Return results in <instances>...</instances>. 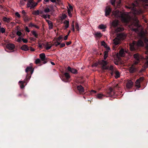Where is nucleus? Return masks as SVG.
<instances>
[{
	"label": "nucleus",
	"mask_w": 148,
	"mask_h": 148,
	"mask_svg": "<svg viewBox=\"0 0 148 148\" xmlns=\"http://www.w3.org/2000/svg\"><path fill=\"white\" fill-rule=\"evenodd\" d=\"M52 45L50 43H47L45 46V48L47 50L51 48Z\"/></svg>",
	"instance_id": "412c9836"
},
{
	"label": "nucleus",
	"mask_w": 148,
	"mask_h": 148,
	"mask_svg": "<svg viewBox=\"0 0 148 148\" xmlns=\"http://www.w3.org/2000/svg\"><path fill=\"white\" fill-rule=\"evenodd\" d=\"M134 22L132 24V25H131L129 27L130 28L132 29H133V30H134V29H132V28H131V26L132 25H134L135 26H138V20H137V18L136 17H135L134 18Z\"/></svg>",
	"instance_id": "6e6552de"
},
{
	"label": "nucleus",
	"mask_w": 148,
	"mask_h": 148,
	"mask_svg": "<svg viewBox=\"0 0 148 148\" xmlns=\"http://www.w3.org/2000/svg\"><path fill=\"white\" fill-rule=\"evenodd\" d=\"M95 35L96 37L98 38H100L102 36V35L100 32H97L95 34Z\"/></svg>",
	"instance_id": "c85d7f7f"
},
{
	"label": "nucleus",
	"mask_w": 148,
	"mask_h": 148,
	"mask_svg": "<svg viewBox=\"0 0 148 148\" xmlns=\"http://www.w3.org/2000/svg\"><path fill=\"white\" fill-rule=\"evenodd\" d=\"M50 11V10L48 8H46L44 9V11L40 10V16L45 19L48 18L49 19L50 16L47 13Z\"/></svg>",
	"instance_id": "7ed1b4c3"
},
{
	"label": "nucleus",
	"mask_w": 148,
	"mask_h": 148,
	"mask_svg": "<svg viewBox=\"0 0 148 148\" xmlns=\"http://www.w3.org/2000/svg\"><path fill=\"white\" fill-rule=\"evenodd\" d=\"M39 56L41 60L44 62H43L44 64L46 63V62L45 61L46 60V58L45 54L44 53H41L40 54Z\"/></svg>",
	"instance_id": "9d476101"
},
{
	"label": "nucleus",
	"mask_w": 148,
	"mask_h": 148,
	"mask_svg": "<svg viewBox=\"0 0 148 148\" xmlns=\"http://www.w3.org/2000/svg\"><path fill=\"white\" fill-rule=\"evenodd\" d=\"M64 75L67 79H68L70 77V75L69 74L67 73H65L64 74Z\"/></svg>",
	"instance_id": "a19ab883"
},
{
	"label": "nucleus",
	"mask_w": 148,
	"mask_h": 148,
	"mask_svg": "<svg viewBox=\"0 0 148 148\" xmlns=\"http://www.w3.org/2000/svg\"><path fill=\"white\" fill-rule=\"evenodd\" d=\"M136 69L133 65L130 67L129 69V71L130 73H133L136 71Z\"/></svg>",
	"instance_id": "a211bd4d"
},
{
	"label": "nucleus",
	"mask_w": 148,
	"mask_h": 148,
	"mask_svg": "<svg viewBox=\"0 0 148 148\" xmlns=\"http://www.w3.org/2000/svg\"><path fill=\"white\" fill-rule=\"evenodd\" d=\"M77 89L79 91V92L82 93H83L84 92V89L83 87L81 85H79L77 86Z\"/></svg>",
	"instance_id": "f3484780"
},
{
	"label": "nucleus",
	"mask_w": 148,
	"mask_h": 148,
	"mask_svg": "<svg viewBox=\"0 0 148 148\" xmlns=\"http://www.w3.org/2000/svg\"><path fill=\"white\" fill-rule=\"evenodd\" d=\"M148 42V40L147 39H145V43H147Z\"/></svg>",
	"instance_id": "338daca9"
},
{
	"label": "nucleus",
	"mask_w": 148,
	"mask_h": 148,
	"mask_svg": "<svg viewBox=\"0 0 148 148\" xmlns=\"http://www.w3.org/2000/svg\"><path fill=\"white\" fill-rule=\"evenodd\" d=\"M71 10H70L69 9H68V13L69 16L71 17Z\"/></svg>",
	"instance_id": "37998d69"
},
{
	"label": "nucleus",
	"mask_w": 148,
	"mask_h": 148,
	"mask_svg": "<svg viewBox=\"0 0 148 148\" xmlns=\"http://www.w3.org/2000/svg\"><path fill=\"white\" fill-rule=\"evenodd\" d=\"M112 15L116 18L121 17L122 22H128L130 20V17L127 12H122L116 10L112 12Z\"/></svg>",
	"instance_id": "f257e3e1"
},
{
	"label": "nucleus",
	"mask_w": 148,
	"mask_h": 148,
	"mask_svg": "<svg viewBox=\"0 0 148 148\" xmlns=\"http://www.w3.org/2000/svg\"><path fill=\"white\" fill-rule=\"evenodd\" d=\"M21 40L22 39H21L20 37H19V38L16 40V41L18 42H21Z\"/></svg>",
	"instance_id": "09e8293b"
},
{
	"label": "nucleus",
	"mask_w": 148,
	"mask_h": 148,
	"mask_svg": "<svg viewBox=\"0 0 148 148\" xmlns=\"http://www.w3.org/2000/svg\"><path fill=\"white\" fill-rule=\"evenodd\" d=\"M126 51H124L123 49H121L119 52V56L121 57H123L125 56V53H127Z\"/></svg>",
	"instance_id": "4468645a"
},
{
	"label": "nucleus",
	"mask_w": 148,
	"mask_h": 148,
	"mask_svg": "<svg viewBox=\"0 0 148 148\" xmlns=\"http://www.w3.org/2000/svg\"><path fill=\"white\" fill-rule=\"evenodd\" d=\"M97 66V64L95 63L92 65V67H93L94 66Z\"/></svg>",
	"instance_id": "e2e57ef3"
},
{
	"label": "nucleus",
	"mask_w": 148,
	"mask_h": 148,
	"mask_svg": "<svg viewBox=\"0 0 148 148\" xmlns=\"http://www.w3.org/2000/svg\"><path fill=\"white\" fill-rule=\"evenodd\" d=\"M64 23L65 25V28L64 29H66L67 28H68L69 25V22L68 21H65L64 22Z\"/></svg>",
	"instance_id": "4be33fe9"
},
{
	"label": "nucleus",
	"mask_w": 148,
	"mask_h": 148,
	"mask_svg": "<svg viewBox=\"0 0 148 148\" xmlns=\"http://www.w3.org/2000/svg\"><path fill=\"white\" fill-rule=\"evenodd\" d=\"M21 49L22 50L25 51H27L29 50L28 47L26 45H23L21 47Z\"/></svg>",
	"instance_id": "b1692460"
},
{
	"label": "nucleus",
	"mask_w": 148,
	"mask_h": 148,
	"mask_svg": "<svg viewBox=\"0 0 148 148\" xmlns=\"http://www.w3.org/2000/svg\"><path fill=\"white\" fill-rule=\"evenodd\" d=\"M75 28L77 29L78 31H79V26L78 24L77 23H76Z\"/></svg>",
	"instance_id": "4c0bfd02"
},
{
	"label": "nucleus",
	"mask_w": 148,
	"mask_h": 148,
	"mask_svg": "<svg viewBox=\"0 0 148 148\" xmlns=\"http://www.w3.org/2000/svg\"><path fill=\"white\" fill-rule=\"evenodd\" d=\"M16 34L18 36H20L21 34V33L20 31H17L16 33Z\"/></svg>",
	"instance_id": "de8ad7c7"
},
{
	"label": "nucleus",
	"mask_w": 148,
	"mask_h": 148,
	"mask_svg": "<svg viewBox=\"0 0 148 148\" xmlns=\"http://www.w3.org/2000/svg\"><path fill=\"white\" fill-rule=\"evenodd\" d=\"M101 45L103 46L105 48H106L108 50H110V47L108 46L106 44L105 42L103 41L101 42Z\"/></svg>",
	"instance_id": "6ab92c4d"
},
{
	"label": "nucleus",
	"mask_w": 148,
	"mask_h": 148,
	"mask_svg": "<svg viewBox=\"0 0 148 148\" xmlns=\"http://www.w3.org/2000/svg\"><path fill=\"white\" fill-rule=\"evenodd\" d=\"M33 14L35 15H38L40 14V11H39L38 10L35 11L33 12Z\"/></svg>",
	"instance_id": "2f4dec72"
},
{
	"label": "nucleus",
	"mask_w": 148,
	"mask_h": 148,
	"mask_svg": "<svg viewBox=\"0 0 148 148\" xmlns=\"http://www.w3.org/2000/svg\"><path fill=\"white\" fill-rule=\"evenodd\" d=\"M123 30V29L121 27L117 28L116 30V31L117 32L122 31Z\"/></svg>",
	"instance_id": "f704fd0d"
},
{
	"label": "nucleus",
	"mask_w": 148,
	"mask_h": 148,
	"mask_svg": "<svg viewBox=\"0 0 148 148\" xmlns=\"http://www.w3.org/2000/svg\"><path fill=\"white\" fill-rule=\"evenodd\" d=\"M20 4L21 6H22L23 5L25 4V3L23 0H21L20 1Z\"/></svg>",
	"instance_id": "79ce46f5"
},
{
	"label": "nucleus",
	"mask_w": 148,
	"mask_h": 148,
	"mask_svg": "<svg viewBox=\"0 0 148 148\" xmlns=\"http://www.w3.org/2000/svg\"><path fill=\"white\" fill-rule=\"evenodd\" d=\"M6 47L8 49L10 50H13L15 48V45H14L11 43L7 44Z\"/></svg>",
	"instance_id": "f8f14e48"
},
{
	"label": "nucleus",
	"mask_w": 148,
	"mask_h": 148,
	"mask_svg": "<svg viewBox=\"0 0 148 148\" xmlns=\"http://www.w3.org/2000/svg\"><path fill=\"white\" fill-rule=\"evenodd\" d=\"M108 69H109V70H111V71H113V66H111L110 67H108Z\"/></svg>",
	"instance_id": "ea45409f"
},
{
	"label": "nucleus",
	"mask_w": 148,
	"mask_h": 148,
	"mask_svg": "<svg viewBox=\"0 0 148 148\" xmlns=\"http://www.w3.org/2000/svg\"><path fill=\"white\" fill-rule=\"evenodd\" d=\"M136 4L137 3H136V4L133 3L132 4V6H133V7H127L126 6L127 8H131L133 11L132 12L134 14H139L142 12V11L141 10H136L134 8V6H136L137 5Z\"/></svg>",
	"instance_id": "39448f33"
},
{
	"label": "nucleus",
	"mask_w": 148,
	"mask_h": 148,
	"mask_svg": "<svg viewBox=\"0 0 148 148\" xmlns=\"http://www.w3.org/2000/svg\"><path fill=\"white\" fill-rule=\"evenodd\" d=\"M108 51H105L104 52V55L108 56Z\"/></svg>",
	"instance_id": "13d9d810"
},
{
	"label": "nucleus",
	"mask_w": 148,
	"mask_h": 148,
	"mask_svg": "<svg viewBox=\"0 0 148 148\" xmlns=\"http://www.w3.org/2000/svg\"><path fill=\"white\" fill-rule=\"evenodd\" d=\"M133 82L129 80L126 84V87L127 88H130L133 86Z\"/></svg>",
	"instance_id": "ddd939ff"
},
{
	"label": "nucleus",
	"mask_w": 148,
	"mask_h": 148,
	"mask_svg": "<svg viewBox=\"0 0 148 148\" xmlns=\"http://www.w3.org/2000/svg\"><path fill=\"white\" fill-rule=\"evenodd\" d=\"M22 40L23 42L24 43H27V39L22 38Z\"/></svg>",
	"instance_id": "8fccbe9b"
},
{
	"label": "nucleus",
	"mask_w": 148,
	"mask_h": 148,
	"mask_svg": "<svg viewBox=\"0 0 148 148\" xmlns=\"http://www.w3.org/2000/svg\"><path fill=\"white\" fill-rule=\"evenodd\" d=\"M40 60L39 59H37L35 60V63L36 64H37L40 63Z\"/></svg>",
	"instance_id": "58836bf2"
},
{
	"label": "nucleus",
	"mask_w": 148,
	"mask_h": 148,
	"mask_svg": "<svg viewBox=\"0 0 148 148\" xmlns=\"http://www.w3.org/2000/svg\"><path fill=\"white\" fill-rule=\"evenodd\" d=\"M109 90L110 91V92L108 93V94H109L108 96H111L112 95H110V93L112 92V89L111 87H110L109 88Z\"/></svg>",
	"instance_id": "e433bc0d"
},
{
	"label": "nucleus",
	"mask_w": 148,
	"mask_h": 148,
	"mask_svg": "<svg viewBox=\"0 0 148 148\" xmlns=\"http://www.w3.org/2000/svg\"><path fill=\"white\" fill-rule=\"evenodd\" d=\"M71 27H72V28H71V29L72 30H73V32H75V29H74V24H72V25H71Z\"/></svg>",
	"instance_id": "49530a36"
},
{
	"label": "nucleus",
	"mask_w": 148,
	"mask_h": 148,
	"mask_svg": "<svg viewBox=\"0 0 148 148\" xmlns=\"http://www.w3.org/2000/svg\"><path fill=\"white\" fill-rule=\"evenodd\" d=\"M115 1L116 0H111V3L112 5H113L114 4Z\"/></svg>",
	"instance_id": "c03bdc74"
},
{
	"label": "nucleus",
	"mask_w": 148,
	"mask_h": 148,
	"mask_svg": "<svg viewBox=\"0 0 148 148\" xmlns=\"http://www.w3.org/2000/svg\"><path fill=\"white\" fill-rule=\"evenodd\" d=\"M62 37L61 36H60L59 37H58V39H57V40L58 41H61V40L62 38Z\"/></svg>",
	"instance_id": "a18cd8bd"
},
{
	"label": "nucleus",
	"mask_w": 148,
	"mask_h": 148,
	"mask_svg": "<svg viewBox=\"0 0 148 148\" xmlns=\"http://www.w3.org/2000/svg\"><path fill=\"white\" fill-rule=\"evenodd\" d=\"M18 83L21 88H23L25 87V86L23 85L25 83V81H19Z\"/></svg>",
	"instance_id": "aec40b11"
},
{
	"label": "nucleus",
	"mask_w": 148,
	"mask_h": 148,
	"mask_svg": "<svg viewBox=\"0 0 148 148\" xmlns=\"http://www.w3.org/2000/svg\"><path fill=\"white\" fill-rule=\"evenodd\" d=\"M105 96L104 95L101 94H99L97 95L96 97L99 99H101Z\"/></svg>",
	"instance_id": "393cba45"
},
{
	"label": "nucleus",
	"mask_w": 148,
	"mask_h": 148,
	"mask_svg": "<svg viewBox=\"0 0 148 148\" xmlns=\"http://www.w3.org/2000/svg\"><path fill=\"white\" fill-rule=\"evenodd\" d=\"M68 69L69 71H70L72 73L75 74L77 73V70L73 68H71L70 67H68Z\"/></svg>",
	"instance_id": "2eb2a0df"
},
{
	"label": "nucleus",
	"mask_w": 148,
	"mask_h": 148,
	"mask_svg": "<svg viewBox=\"0 0 148 148\" xmlns=\"http://www.w3.org/2000/svg\"><path fill=\"white\" fill-rule=\"evenodd\" d=\"M25 71L26 72H27L28 71H31L32 72V68L31 66L28 67L25 69Z\"/></svg>",
	"instance_id": "bb28decb"
},
{
	"label": "nucleus",
	"mask_w": 148,
	"mask_h": 148,
	"mask_svg": "<svg viewBox=\"0 0 148 148\" xmlns=\"http://www.w3.org/2000/svg\"><path fill=\"white\" fill-rule=\"evenodd\" d=\"M143 79V78L141 77L139 79H137L135 82L136 86L138 88L140 87V83L142 82Z\"/></svg>",
	"instance_id": "1a4fd4ad"
},
{
	"label": "nucleus",
	"mask_w": 148,
	"mask_h": 148,
	"mask_svg": "<svg viewBox=\"0 0 148 148\" xmlns=\"http://www.w3.org/2000/svg\"><path fill=\"white\" fill-rule=\"evenodd\" d=\"M65 45L64 43H62L60 45V47H64Z\"/></svg>",
	"instance_id": "6e6d98bb"
},
{
	"label": "nucleus",
	"mask_w": 148,
	"mask_h": 148,
	"mask_svg": "<svg viewBox=\"0 0 148 148\" xmlns=\"http://www.w3.org/2000/svg\"><path fill=\"white\" fill-rule=\"evenodd\" d=\"M145 48L148 51V45L146 44V45Z\"/></svg>",
	"instance_id": "69168bd1"
},
{
	"label": "nucleus",
	"mask_w": 148,
	"mask_h": 148,
	"mask_svg": "<svg viewBox=\"0 0 148 148\" xmlns=\"http://www.w3.org/2000/svg\"><path fill=\"white\" fill-rule=\"evenodd\" d=\"M37 5V3H34L32 0L28 1L27 4V7L30 8V9L34 8Z\"/></svg>",
	"instance_id": "423d86ee"
},
{
	"label": "nucleus",
	"mask_w": 148,
	"mask_h": 148,
	"mask_svg": "<svg viewBox=\"0 0 148 148\" xmlns=\"http://www.w3.org/2000/svg\"><path fill=\"white\" fill-rule=\"evenodd\" d=\"M5 29L3 28H1V31L2 33H3L5 32Z\"/></svg>",
	"instance_id": "864d4df0"
},
{
	"label": "nucleus",
	"mask_w": 148,
	"mask_h": 148,
	"mask_svg": "<svg viewBox=\"0 0 148 148\" xmlns=\"http://www.w3.org/2000/svg\"><path fill=\"white\" fill-rule=\"evenodd\" d=\"M107 56H107L104 55V59L106 60V58H107Z\"/></svg>",
	"instance_id": "774afa93"
},
{
	"label": "nucleus",
	"mask_w": 148,
	"mask_h": 148,
	"mask_svg": "<svg viewBox=\"0 0 148 148\" xmlns=\"http://www.w3.org/2000/svg\"><path fill=\"white\" fill-rule=\"evenodd\" d=\"M130 50L131 51H133L135 49V47L136 46L142 47L143 46L144 44L143 42L140 40H139L137 43L136 42L133 41L132 43L130 44Z\"/></svg>",
	"instance_id": "f03ea898"
},
{
	"label": "nucleus",
	"mask_w": 148,
	"mask_h": 148,
	"mask_svg": "<svg viewBox=\"0 0 148 148\" xmlns=\"http://www.w3.org/2000/svg\"><path fill=\"white\" fill-rule=\"evenodd\" d=\"M31 19V18L27 16H25L24 18V21H26L27 22L28 21L30 20Z\"/></svg>",
	"instance_id": "c9c22d12"
},
{
	"label": "nucleus",
	"mask_w": 148,
	"mask_h": 148,
	"mask_svg": "<svg viewBox=\"0 0 148 148\" xmlns=\"http://www.w3.org/2000/svg\"><path fill=\"white\" fill-rule=\"evenodd\" d=\"M46 21L49 25V29H51L53 27V24L52 22L51 21L47 20H46Z\"/></svg>",
	"instance_id": "5701e85b"
},
{
	"label": "nucleus",
	"mask_w": 148,
	"mask_h": 148,
	"mask_svg": "<svg viewBox=\"0 0 148 148\" xmlns=\"http://www.w3.org/2000/svg\"><path fill=\"white\" fill-rule=\"evenodd\" d=\"M99 64L102 67L103 69H108V67L106 66L107 63L106 61L102 60L101 61H99Z\"/></svg>",
	"instance_id": "0eeeda50"
},
{
	"label": "nucleus",
	"mask_w": 148,
	"mask_h": 148,
	"mask_svg": "<svg viewBox=\"0 0 148 148\" xmlns=\"http://www.w3.org/2000/svg\"><path fill=\"white\" fill-rule=\"evenodd\" d=\"M25 30L28 32H30V31H29V29L28 27H25Z\"/></svg>",
	"instance_id": "5fc2aeb1"
},
{
	"label": "nucleus",
	"mask_w": 148,
	"mask_h": 148,
	"mask_svg": "<svg viewBox=\"0 0 148 148\" xmlns=\"http://www.w3.org/2000/svg\"><path fill=\"white\" fill-rule=\"evenodd\" d=\"M139 61L137 60V61H135L134 63V64L132 65L134 66L135 65L137 64L139 62Z\"/></svg>",
	"instance_id": "4d7b16f0"
},
{
	"label": "nucleus",
	"mask_w": 148,
	"mask_h": 148,
	"mask_svg": "<svg viewBox=\"0 0 148 148\" xmlns=\"http://www.w3.org/2000/svg\"><path fill=\"white\" fill-rule=\"evenodd\" d=\"M69 9L72 11L73 10L72 7L70 4L69 5Z\"/></svg>",
	"instance_id": "603ef678"
},
{
	"label": "nucleus",
	"mask_w": 148,
	"mask_h": 148,
	"mask_svg": "<svg viewBox=\"0 0 148 148\" xmlns=\"http://www.w3.org/2000/svg\"><path fill=\"white\" fill-rule=\"evenodd\" d=\"M111 10V8L109 6H107L105 10V15L107 16L109 14Z\"/></svg>",
	"instance_id": "9b49d317"
},
{
	"label": "nucleus",
	"mask_w": 148,
	"mask_h": 148,
	"mask_svg": "<svg viewBox=\"0 0 148 148\" xmlns=\"http://www.w3.org/2000/svg\"><path fill=\"white\" fill-rule=\"evenodd\" d=\"M134 58L137 60L139 61L140 59L142 58V57L138 54H136L134 55Z\"/></svg>",
	"instance_id": "dca6fc26"
},
{
	"label": "nucleus",
	"mask_w": 148,
	"mask_h": 148,
	"mask_svg": "<svg viewBox=\"0 0 148 148\" xmlns=\"http://www.w3.org/2000/svg\"><path fill=\"white\" fill-rule=\"evenodd\" d=\"M115 73L116 75L115 77L116 78H119L120 77V74L119 71L116 70L115 71Z\"/></svg>",
	"instance_id": "a878e982"
},
{
	"label": "nucleus",
	"mask_w": 148,
	"mask_h": 148,
	"mask_svg": "<svg viewBox=\"0 0 148 148\" xmlns=\"http://www.w3.org/2000/svg\"><path fill=\"white\" fill-rule=\"evenodd\" d=\"M99 27L101 29H104L106 28V26H105L103 24H101V25H99Z\"/></svg>",
	"instance_id": "72a5a7b5"
},
{
	"label": "nucleus",
	"mask_w": 148,
	"mask_h": 148,
	"mask_svg": "<svg viewBox=\"0 0 148 148\" xmlns=\"http://www.w3.org/2000/svg\"><path fill=\"white\" fill-rule=\"evenodd\" d=\"M30 50L32 51H34L35 50V49L33 48L32 47H30Z\"/></svg>",
	"instance_id": "680f3d73"
},
{
	"label": "nucleus",
	"mask_w": 148,
	"mask_h": 148,
	"mask_svg": "<svg viewBox=\"0 0 148 148\" xmlns=\"http://www.w3.org/2000/svg\"><path fill=\"white\" fill-rule=\"evenodd\" d=\"M3 20L7 22H9L10 21V19L9 18H7L6 17H4L3 18Z\"/></svg>",
	"instance_id": "473e14b6"
},
{
	"label": "nucleus",
	"mask_w": 148,
	"mask_h": 148,
	"mask_svg": "<svg viewBox=\"0 0 148 148\" xmlns=\"http://www.w3.org/2000/svg\"><path fill=\"white\" fill-rule=\"evenodd\" d=\"M61 42V41H58L57 40L56 42H53V45H54L56 46H57L58 45H60V42Z\"/></svg>",
	"instance_id": "cd10ccee"
},
{
	"label": "nucleus",
	"mask_w": 148,
	"mask_h": 148,
	"mask_svg": "<svg viewBox=\"0 0 148 148\" xmlns=\"http://www.w3.org/2000/svg\"><path fill=\"white\" fill-rule=\"evenodd\" d=\"M143 1L146 3H147L148 2V0H142Z\"/></svg>",
	"instance_id": "0e129e2a"
},
{
	"label": "nucleus",
	"mask_w": 148,
	"mask_h": 148,
	"mask_svg": "<svg viewBox=\"0 0 148 148\" xmlns=\"http://www.w3.org/2000/svg\"><path fill=\"white\" fill-rule=\"evenodd\" d=\"M32 33L34 36V37L36 38H37L38 35V33L34 31H33L31 32Z\"/></svg>",
	"instance_id": "7c9ffc66"
},
{
	"label": "nucleus",
	"mask_w": 148,
	"mask_h": 148,
	"mask_svg": "<svg viewBox=\"0 0 148 148\" xmlns=\"http://www.w3.org/2000/svg\"><path fill=\"white\" fill-rule=\"evenodd\" d=\"M71 41H69V42H66V44L67 45H69L71 43Z\"/></svg>",
	"instance_id": "052dcab7"
},
{
	"label": "nucleus",
	"mask_w": 148,
	"mask_h": 148,
	"mask_svg": "<svg viewBox=\"0 0 148 148\" xmlns=\"http://www.w3.org/2000/svg\"><path fill=\"white\" fill-rule=\"evenodd\" d=\"M125 36L123 34L118 35L116 38L113 40L114 44L116 45L120 43L121 40H123L125 38Z\"/></svg>",
	"instance_id": "20e7f679"
},
{
	"label": "nucleus",
	"mask_w": 148,
	"mask_h": 148,
	"mask_svg": "<svg viewBox=\"0 0 148 148\" xmlns=\"http://www.w3.org/2000/svg\"><path fill=\"white\" fill-rule=\"evenodd\" d=\"M118 21L117 20H115L113 21L112 23V25L114 26H116L118 24Z\"/></svg>",
	"instance_id": "c756f323"
},
{
	"label": "nucleus",
	"mask_w": 148,
	"mask_h": 148,
	"mask_svg": "<svg viewBox=\"0 0 148 148\" xmlns=\"http://www.w3.org/2000/svg\"><path fill=\"white\" fill-rule=\"evenodd\" d=\"M15 15L18 17L19 18L20 17V15L17 12L15 13Z\"/></svg>",
	"instance_id": "3c124183"
},
{
	"label": "nucleus",
	"mask_w": 148,
	"mask_h": 148,
	"mask_svg": "<svg viewBox=\"0 0 148 148\" xmlns=\"http://www.w3.org/2000/svg\"><path fill=\"white\" fill-rule=\"evenodd\" d=\"M68 36V35H66V36L64 37V40H66L67 39Z\"/></svg>",
	"instance_id": "bf43d9fd"
}]
</instances>
